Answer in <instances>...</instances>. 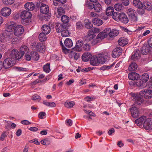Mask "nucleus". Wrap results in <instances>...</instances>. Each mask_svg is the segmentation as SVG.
I'll list each match as a JSON object with an SVG mask.
<instances>
[{"label":"nucleus","mask_w":152,"mask_h":152,"mask_svg":"<svg viewBox=\"0 0 152 152\" xmlns=\"http://www.w3.org/2000/svg\"><path fill=\"white\" fill-rule=\"evenodd\" d=\"M32 14L27 11L24 10L20 14V17L22 18V22L26 25H27L31 22V18Z\"/></svg>","instance_id":"nucleus-1"},{"label":"nucleus","mask_w":152,"mask_h":152,"mask_svg":"<svg viewBox=\"0 0 152 152\" xmlns=\"http://www.w3.org/2000/svg\"><path fill=\"white\" fill-rule=\"evenodd\" d=\"M31 48L33 50H36L41 53L45 50V47L43 44L39 42H34L32 44Z\"/></svg>","instance_id":"nucleus-2"},{"label":"nucleus","mask_w":152,"mask_h":152,"mask_svg":"<svg viewBox=\"0 0 152 152\" xmlns=\"http://www.w3.org/2000/svg\"><path fill=\"white\" fill-rule=\"evenodd\" d=\"M15 63V61L13 58H8L5 59L3 62V67L5 69L9 68Z\"/></svg>","instance_id":"nucleus-3"},{"label":"nucleus","mask_w":152,"mask_h":152,"mask_svg":"<svg viewBox=\"0 0 152 152\" xmlns=\"http://www.w3.org/2000/svg\"><path fill=\"white\" fill-rule=\"evenodd\" d=\"M128 15L131 21L136 22L138 20L137 14L135 11L132 9H129L128 10Z\"/></svg>","instance_id":"nucleus-4"},{"label":"nucleus","mask_w":152,"mask_h":152,"mask_svg":"<svg viewBox=\"0 0 152 152\" xmlns=\"http://www.w3.org/2000/svg\"><path fill=\"white\" fill-rule=\"evenodd\" d=\"M130 94L135 101L134 104L138 105H141L143 102V99L137 94L131 93Z\"/></svg>","instance_id":"nucleus-5"},{"label":"nucleus","mask_w":152,"mask_h":152,"mask_svg":"<svg viewBox=\"0 0 152 152\" xmlns=\"http://www.w3.org/2000/svg\"><path fill=\"white\" fill-rule=\"evenodd\" d=\"M140 95L142 97L149 99L152 97V90L145 89L140 92Z\"/></svg>","instance_id":"nucleus-6"},{"label":"nucleus","mask_w":152,"mask_h":152,"mask_svg":"<svg viewBox=\"0 0 152 152\" xmlns=\"http://www.w3.org/2000/svg\"><path fill=\"white\" fill-rule=\"evenodd\" d=\"M9 56L11 57V58H13L15 60V59L18 60L22 58L21 56V54L20 52L15 49L12 50L11 51Z\"/></svg>","instance_id":"nucleus-7"},{"label":"nucleus","mask_w":152,"mask_h":152,"mask_svg":"<svg viewBox=\"0 0 152 152\" xmlns=\"http://www.w3.org/2000/svg\"><path fill=\"white\" fill-rule=\"evenodd\" d=\"M24 30L23 28L21 25H18L15 28L14 34L16 36H20L23 34Z\"/></svg>","instance_id":"nucleus-8"},{"label":"nucleus","mask_w":152,"mask_h":152,"mask_svg":"<svg viewBox=\"0 0 152 152\" xmlns=\"http://www.w3.org/2000/svg\"><path fill=\"white\" fill-rule=\"evenodd\" d=\"M107 31L106 33L110 37H113L117 36L119 33V30L115 29H113L112 30L110 28H107L105 29V31Z\"/></svg>","instance_id":"nucleus-9"},{"label":"nucleus","mask_w":152,"mask_h":152,"mask_svg":"<svg viewBox=\"0 0 152 152\" xmlns=\"http://www.w3.org/2000/svg\"><path fill=\"white\" fill-rule=\"evenodd\" d=\"M99 63L104 64L108 60L109 57L107 53H102L97 56Z\"/></svg>","instance_id":"nucleus-10"},{"label":"nucleus","mask_w":152,"mask_h":152,"mask_svg":"<svg viewBox=\"0 0 152 152\" xmlns=\"http://www.w3.org/2000/svg\"><path fill=\"white\" fill-rule=\"evenodd\" d=\"M143 127L146 130H152V119L148 118L143 123Z\"/></svg>","instance_id":"nucleus-11"},{"label":"nucleus","mask_w":152,"mask_h":152,"mask_svg":"<svg viewBox=\"0 0 152 152\" xmlns=\"http://www.w3.org/2000/svg\"><path fill=\"white\" fill-rule=\"evenodd\" d=\"M56 31L58 33L61 32L64 29H68V27L66 24H62L60 23H56L55 26Z\"/></svg>","instance_id":"nucleus-12"},{"label":"nucleus","mask_w":152,"mask_h":152,"mask_svg":"<svg viewBox=\"0 0 152 152\" xmlns=\"http://www.w3.org/2000/svg\"><path fill=\"white\" fill-rule=\"evenodd\" d=\"M122 49L120 47L115 48L112 52V57L115 58L118 57L122 54Z\"/></svg>","instance_id":"nucleus-13"},{"label":"nucleus","mask_w":152,"mask_h":152,"mask_svg":"<svg viewBox=\"0 0 152 152\" xmlns=\"http://www.w3.org/2000/svg\"><path fill=\"white\" fill-rule=\"evenodd\" d=\"M11 13V9L10 8L7 7L2 8L1 11V14L4 17L9 16L10 14Z\"/></svg>","instance_id":"nucleus-14"},{"label":"nucleus","mask_w":152,"mask_h":152,"mask_svg":"<svg viewBox=\"0 0 152 152\" xmlns=\"http://www.w3.org/2000/svg\"><path fill=\"white\" fill-rule=\"evenodd\" d=\"M129 78L131 80H137L140 78V75L137 73L134 72L129 73L128 75Z\"/></svg>","instance_id":"nucleus-15"},{"label":"nucleus","mask_w":152,"mask_h":152,"mask_svg":"<svg viewBox=\"0 0 152 152\" xmlns=\"http://www.w3.org/2000/svg\"><path fill=\"white\" fill-rule=\"evenodd\" d=\"M132 116L135 118L139 117V112L138 109L135 107H133L130 109Z\"/></svg>","instance_id":"nucleus-16"},{"label":"nucleus","mask_w":152,"mask_h":152,"mask_svg":"<svg viewBox=\"0 0 152 152\" xmlns=\"http://www.w3.org/2000/svg\"><path fill=\"white\" fill-rule=\"evenodd\" d=\"M40 12L43 14H46L50 12L48 6L45 4H41L40 7Z\"/></svg>","instance_id":"nucleus-17"},{"label":"nucleus","mask_w":152,"mask_h":152,"mask_svg":"<svg viewBox=\"0 0 152 152\" xmlns=\"http://www.w3.org/2000/svg\"><path fill=\"white\" fill-rule=\"evenodd\" d=\"M4 42H9L10 41L13 37V34L10 32L7 31L3 33Z\"/></svg>","instance_id":"nucleus-18"},{"label":"nucleus","mask_w":152,"mask_h":152,"mask_svg":"<svg viewBox=\"0 0 152 152\" xmlns=\"http://www.w3.org/2000/svg\"><path fill=\"white\" fill-rule=\"evenodd\" d=\"M83 43L82 40L80 39L78 40L75 46L72 48L73 50L79 51L81 50V47L83 45Z\"/></svg>","instance_id":"nucleus-19"},{"label":"nucleus","mask_w":152,"mask_h":152,"mask_svg":"<svg viewBox=\"0 0 152 152\" xmlns=\"http://www.w3.org/2000/svg\"><path fill=\"white\" fill-rule=\"evenodd\" d=\"M151 51V48L147 44L143 45L141 50L142 53L144 55H146L150 53Z\"/></svg>","instance_id":"nucleus-20"},{"label":"nucleus","mask_w":152,"mask_h":152,"mask_svg":"<svg viewBox=\"0 0 152 152\" xmlns=\"http://www.w3.org/2000/svg\"><path fill=\"white\" fill-rule=\"evenodd\" d=\"M90 63L93 66H97L99 64L98 56H92L90 60Z\"/></svg>","instance_id":"nucleus-21"},{"label":"nucleus","mask_w":152,"mask_h":152,"mask_svg":"<svg viewBox=\"0 0 152 152\" xmlns=\"http://www.w3.org/2000/svg\"><path fill=\"white\" fill-rule=\"evenodd\" d=\"M140 56V51L139 50L136 49V51L133 52V54L131 56V59L135 61L139 58Z\"/></svg>","instance_id":"nucleus-22"},{"label":"nucleus","mask_w":152,"mask_h":152,"mask_svg":"<svg viewBox=\"0 0 152 152\" xmlns=\"http://www.w3.org/2000/svg\"><path fill=\"white\" fill-rule=\"evenodd\" d=\"M25 8L28 11L33 10L35 7V5L32 2H29L26 3L24 5Z\"/></svg>","instance_id":"nucleus-23"},{"label":"nucleus","mask_w":152,"mask_h":152,"mask_svg":"<svg viewBox=\"0 0 152 152\" xmlns=\"http://www.w3.org/2000/svg\"><path fill=\"white\" fill-rule=\"evenodd\" d=\"M96 35L93 33L91 32V31H90L88 32V35L85 37V40L87 41H90L95 37Z\"/></svg>","instance_id":"nucleus-24"},{"label":"nucleus","mask_w":152,"mask_h":152,"mask_svg":"<svg viewBox=\"0 0 152 152\" xmlns=\"http://www.w3.org/2000/svg\"><path fill=\"white\" fill-rule=\"evenodd\" d=\"M29 49L28 47L26 45L21 46L20 49V52L21 54V56L23 57L25 54L28 52Z\"/></svg>","instance_id":"nucleus-25"},{"label":"nucleus","mask_w":152,"mask_h":152,"mask_svg":"<svg viewBox=\"0 0 152 152\" xmlns=\"http://www.w3.org/2000/svg\"><path fill=\"white\" fill-rule=\"evenodd\" d=\"M146 117L145 116H143L140 117L139 118L136 119L135 121V123L137 125L139 126H140L142 125V124L146 120Z\"/></svg>","instance_id":"nucleus-26"},{"label":"nucleus","mask_w":152,"mask_h":152,"mask_svg":"<svg viewBox=\"0 0 152 152\" xmlns=\"http://www.w3.org/2000/svg\"><path fill=\"white\" fill-rule=\"evenodd\" d=\"M92 55L90 53H84L82 56V58L83 61L86 62L91 58Z\"/></svg>","instance_id":"nucleus-27"},{"label":"nucleus","mask_w":152,"mask_h":152,"mask_svg":"<svg viewBox=\"0 0 152 152\" xmlns=\"http://www.w3.org/2000/svg\"><path fill=\"white\" fill-rule=\"evenodd\" d=\"M118 42L120 45L123 47L128 43V41L126 38L123 37H121L119 39Z\"/></svg>","instance_id":"nucleus-28"},{"label":"nucleus","mask_w":152,"mask_h":152,"mask_svg":"<svg viewBox=\"0 0 152 152\" xmlns=\"http://www.w3.org/2000/svg\"><path fill=\"white\" fill-rule=\"evenodd\" d=\"M41 28L42 31L46 34H49L50 31V27L48 25H44L42 26Z\"/></svg>","instance_id":"nucleus-29"},{"label":"nucleus","mask_w":152,"mask_h":152,"mask_svg":"<svg viewBox=\"0 0 152 152\" xmlns=\"http://www.w3.org/2000/svg\"><path fill=\"white\" fill-rule=\"evenodd\" d=\"M105 31V29L104 30L103 32H102L98 34L96 37L97 39H102L108 36L107 32L106 33L107 31Z\"/></svg>","instance_id":"nucleus-30"},{"label":"nucleus","mask_w":152,"mask_h":152,"mask_svg":"<svg viewBox=\"0 0 152 152\" xmlns=\"http://www.w3.org/2000/svg\"><path fill=\"white\" fill-rule=\"evenodd\" d=\"M133 3L134 5L138 8H142L143 4L139 0H134Z\"/></svg>","instance_id":"nucleus-31"},{"label":"nucleus","mask_w":152,"mask_h":152,"mask_svg":"<svg viewBox=\"0 0 152 152\" xmlns=\"http://www.w3.org/2000/svg\"><path fill=\"white\" fill-rule=\"evenodd\" d=\"M64 44L67 47H71L73 45L72 40L69 38H66L64 41Z\"/></svg>","instance_id":"nucleus-32"},{"label":"nucleus","mask_w":152,"mask_h":152,"mask_svg":"<svg viewBox=\"0 0 152 152\" xmlns=\"http://www.w3.org/2000/svg\"><path fill=\"white\" fill-rule=\"evenodd\" d=\"M31 59L34 61H37L39 58V56L37 53L35 51H32L31 53Z\"/></svg>","instance_id":"nucleus-33"},{"label":"nucleus","mask_w":152,"mask_h":152,"mask_svg":"<svg viewBox=\"0 0 152 152\" xmlns=\"http://www.w3.org/2000/svg\"><path fill=\"white\" fill-rule=\"evenodd\" d=\"M92 22L93 24L97 26H99L103 23L102 20L98 18H95L92 20Z\"/></svg>","instance_id":"nucleus-34"},{"label":"nucleus","mask_w":152,"mask_h":152,"mask_svg":"<svg viewBox=\"0 0 152 152\" xmlns=\"http://www.w3.org/2000/svg\"><path fill=\"white\" fill-rule=\"evenodd\" d=\"M84 23L85 27L87 28L90 29L92 28L93 24L88 19H85L84 20Z\"/></svg>","instance_id":"nucleus-35"},{"label":"nucleus","mask_w":152,"mask_h":152,"mask_svg":"<svg viewBox=\"0 0 152 152\" xmlns=\"http://www.w3.org/2000/svg\"><path fill=\"white\" fill-rule=\"evenodd\" d=\"M146 85V83L141 79L137 81L136 82V86L139 87L144 88Z\"/></svg>","instance_id":"nucleus-36"},{"label":"nucleus","mask_w":152,"mask_h":152,"mask_svg":"<svg viewBox=\"0 0 152 152\" xmlns=\"http://www.w3.org/2000/svg\"><path fill=\"white\" fill-rule=\"evenodd\" d=\"M143 7L148 10H150L152 9L151 4L149 2H145L143 3Z\"/></svg>","instance_id":"nucleus-37"},{"label":"nucleus","mask_w":152,"mask_h":152,"mask_svg":"<svg viewBox=\"0 0 152 152\" xmlns=\"http://www.w3.org/2000/svg\"><path fill=\"white\" fill-rule=\"evenodd\" d=\"M16 25L13 22H11L10 24L8 25L6 28L7 31L10 32L14 29Z\"/></svg>","instance_id":"nucleus-38"},{"label":"nucleus","mask_w":152,"mask_h":152,"mask_svg":"<svg viewBox=\"0 0 152 152\" xmlns=\"http://www.w3.org/2000/svg\"><path fill=\"white\" fill-rule=\"evenodd\" d=\"M43 103L45 105L50 107H55L56 106V104L54 102H48L46 100H44Z\"/></svg>","instance_id":"nucleus-39"},{"label":"nucleus","mask_w":152,"mask_h":152,"mask_svg":"<svg viewBox=\"0 0 152 152\" xmlns=\"http://www.w3.org/2000/svg\"><path fill=\"white\" fill-rule=\"evenodd\" d=\"M113 8L112 7H107L106 10V13L107 16L112 15L114 12Z\"/></svg>","instance_id":"nucleus-40"},{"label":"nucleus","mask_w":152,"mask_h":152,"mask_svg":"<svg viewBox=\"0 0 152 152\" xmlns=\"http://www.w3.org/2000/svg\"><path fill=\"white\" fill-rule=\"evenodd\" d=\"M94 10L96 12H100L102 10L101 5L99 3L95 4Z\"/></svg>","instance_id":"nucleus-41"},{"label":"nucleus","mask_w":152,"mask_h":152,"mask_svg":"<svg viewBox=\"0 0 152 152\" xmlns=\"http://www.w3.org/2000/svg\"><path fill=\"white\" fill-rule=\"evenodd\" d=\"M46 34L44 32L40 33L39 36V40L41 42H43L46 39Z\"/></svg>","instance_id":"nucleus-42"},{"label":"nucleus","mask_w":152,"mask_h":152,"mask_svg":"<svg viewBox=\"0 0 152 152\" xmlns=\"http://www.w3.org/2000/svg\"><path fill=\"white\" fill-rule=\"evenodd\" d=\"M61 19L64 24H66L69 21V18L66 15H63L61 17Z\"/></svg>","instance_id":"nucleus-43"},{"label":"nucleus","mask_w":152,"mask_h":152,"mask_svg":"<svg viewBox=\"0 0 152 152\" xmlns=\"http://www.w3.org/2000/svg\"><path fill=\"white\" fill-rule=\"evenodd\" d=\"M128 69L130 71H135L137 69V65L135 63H132Z\"/></svg>","instance_id":"nucleus-44"},{"label":"nucleus","mask_w":152,"mask_h":152,"mask_svg":"<svg viewBox=\"0 0 152 152\" xmlns=\"http://www.w3.org/2000/svg\"><path fill=\"white\" fill-rule=\"evenodd\" d=\"M75 103L73 101L66 102L64 103V106L67 108H71L75 105Z\"/></svg>","instance_id":"nucleus-45"},{"label":"nucleus","mask_w":152,"mask_h":152,"mask_svg":"<svg viewBox=\"0 0 152 152\" xmlns=\"http://www.w3.org/2000/svg\"><path fill=\"white\" fill-rule=\"evenodd\" d=\"M124 7L121 4H116L114 5V8L117 11H121L123 9Z\"/></svg>","instance_id":"nucleus-46"},{"label":"nucleus","mask_w":152,"mask_h":152,"mask_svg":"<svg viewBox=\"0 0 152 152\" xmlns=\"http://www.w3.org/2000/svg\"><path fill=\"white\" fill-rule=\"evenodd\" d=\"M146 83L148 80L149 79V76L147 73H145L142 74L141 78Z\"/></svg>","instance_id":"nucleus-47"},{"label":"nucleus","mask_w":152,"mask_h":152,"mask_svg":"<svg viewBox=\"0 0 152 152\" xmlns=\"http://www.w3.org/2000/svg\"><path fill=\"white\" fill-rule=\"evenodd\" d=\"M119 13L118 12H114L113 13L112 15V18L113 19H114L117 21H118L119 20Z\"/></svg>","instance_id":"nucleus-48"},{"label":"nucleus","mask_w":152,"mask_h":152,"mask_svg":"<svg viewBox=\"0 0 152 152\" xmlns=\"http://www.w3.org/2000/svg\"><path fill=\"white\" fill-rule=\"evenodd\" d=\"M15 0H2L3 4L6 5H11L14 2Z\"/></svg>","instance_id":"nucleus-49"},{"label":"nucleus","mask_w":152,"mask_h":152,"mask_svg":"<svg viewBox=\"0 0 152 152\" xmlns=\"http://www.w3.org/2000/svg\"><path fill=\"white\" fill-rule=\"evenodd\" d=\"M50 64L49 63H48L47 64L44 66L43 67V70L45 72H49L50 71Z\"/></svg>","instance_id":"nucleus-50"},{"label":"nucleus","mask_w":152,"mask_h":152,"mask_svg":"<svg viewBox=\"0 0 152 152\" xmlns=\"http://www.w3.org/2000/svg\"><path fill=\"white\" fill-rule=\"evenodd\" d=\"M67 29H64L61 32V35L63 37H67L69 35V33Z\"/></svg>","instance_id":"nucleus-51"},{"label":"nucleus","mask_w":152,"mask_h":152,"mask_svg":"<svg viewBox=\"0 0 152 152\" xmlns=\"http://www.w3.org/2000/svg\"><path fill=\"white\" fill-rule=\"evenodd\" d=\"M41 143L43 145H48L50 144V141L48 140V139H45L41 140Z\"/></svg>","instance_id":"nucleus-52"},{"label":"nucleus","mask_w":152,"mask_h":152,"mask_svg":"<svg viewBox=\"0 0 152 152\" xmlns=\"http://www.w3.org/2000/svg\"><path fill=\"white\" fill-rule=\"evenodd\" d=\"M76 28L77 29H82L83 27V26L82 23L80 22H78L77 23L76 25Z\"/></svg>","instance_id":"nucleus-53"},{"label":"nucleus","mask_w":152,"mask_h":152,"mask_svg":"<svg viewBox=\"0 0 152 152\" xmlns=\"http://www.w3.org/2000/svg\"><path fill=\"white\" fill-rule=\"evenodd\" d=\"M14 69L19 72L25 71L27 70V69L26 68L20 67L17 66H15L14 67Z\"/></svg>","instance_id":"nucleus-54"},{"label":"nucleus","mask_w":152,"mask_h":152,"mask_svg":"<svg viewBox=\"0 0 152 152\" xmlns=\"http://www.w3.org/2000/svg\"><path fill=\"white\" fill-rule=\"evenodd\" d=\"M45 14V15L43 18V19L45 21H48L51 16V13L49 12Z\"/></svg>","instance_id":"nucleus-55"},{"label":"nucleus","mask_w":152,"mask_h":152,"mask_svg":"<svg viewBox=\"0 0 152 152\" xmlns=\"http://www.w3.org/2000/svg\"><path fill=\"white\" fill-rule=\"evenodd\" d=\"M58 14L59 15H61L65 12L64 9L61 7H59L57 9Z\"/></svg>","instance_id":"nucleus-56"},{"label":"nucleus","mask_w":152,"mask_h":152,"mask_svg":"<svg viewBox=\"0 0 152 152\" xmlns=\"http://www.w3.org/2000/svg\"><path fill=\"white\" fill-rule=\"evenodd\" d=\"M83 48L86 51H88L90 49V46L87 43H86L84 45Z\"/></svg>","instance_id":"nucleus-57"},{"label":"nucleus","mask_w":152,"mask_h":152,"mask_svg":"<svg viewBox=\"0 0 152 152\" xmlns=\"http://www.w3.org/2000/svg\"><path fill=\"white\" fill-rule=\"evenodd\" d=\"M124 18H123L121 21L123 23H128L129 20L128 18L127 17L126 15H125L124 16Z\"/></svg>","instance_id":"nucleus-58"},{"label":"nucleus","mask_w":152,"mask_h":152,"mask_svg":"<svg viewBox=\"0 0 152 152\" xmlns=\"http://www.w3.org/2000/svg\"><path fill=\"white\" fill-rule=\"evenodd\" d=\"M91 30H92L91 32L94 34L95 33H98L100 31L99 29L97 28H94Z\"/></svg>","instance_id":"nucleus-59"},{"label":"nucleus","mask_w":152,"mask_h":152,"mask_svg":"<svg viewBox=\"0 0 152 152\" xmlns=\"http://www.w3.org/2000/svg\"><path fill=\"white\" fill-rule=\"evenodd\" d=\"M129 84L131 87H135L136 86V82L131 80L129 82Z\"/></svg>","instance_id":"nucleus-60"},{"label":"nucleus","mask_w":152,"mask_h":152,"mask_svg":"<svg viewBox=\"0 0 152 152\" xmlns=\"http://www.w3.org/2000/svg\"><path fill=\"white\" fill-rule=\"evenodd\" d=\"M46 115L45 113L44 112H42L39 113V117L41 119L43 118V117Z\"/></svg>","instance_id":"nucleus-61"},{"label":"nucleus","mask_w":152,"mask_h":152,"mask_svg":"<svg viewBox=\"0 0 152 152\" xmlns=\"http://www.w3.org/2000/svg\"><path fill=\"white\" fill-rule=\"evenodd\" d=\"M139 9L137 10V13L138 14L140 15H142L145 13V11L142 8H138Z\"/></svg>","instance_id":"nucleus-62"},{"label":"nucleus","mask_w":152,"mask_h":152,"mask_svg":"<svg viewBox=\"0 0 152 152\" xmlns=\"http://www.w3.org/2000/svg\"><path fill=\"white\" fill-rule=\"evenodd\" d=\"M148 46L152 49V37L150 38L148 40Z\"/></svg>","instance_id":"nucleus-63"},{"label":"nucleus","mask_w":152,"mask_h":152,"mask_svg":"<svg viewBox=\"0 0 152 152\" xmlns=\"http://www.w3.org/2000/svg\"><path fill=\"white\" fill-rule=\"evenodd\" d=\"M88 6V7L91 9H92L93 8H94L95 4H94L91 3H88L87 4Z\"/></svg>","instance_id":"nucleus-64"}]
</instances>
